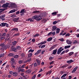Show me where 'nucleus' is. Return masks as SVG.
I'll return each mask as SVG.
<instances>
[{
    "label": "nucleus",
    "mask_w": 79,
    "mask_h": 79,
    "mask_svg": "<svg viewBox=\"0 0 79 79\" xmlns=\"http://www.w3.org/2000/svg\"><path fill=\"white\" fill-rule=\"evenodd\" d=\"M32 19H35L37 21H39L41 19H42V18L41 17L40 15H34L31 18Z\"/></svg>",
    "instance_id": "obj_1"
},
{
    "label": "nucleus",
    "mask_w": 79,
    "mask_h": 79,
    "mask_svg": "<svg viewBox=\"0 0 79 79\" xmlns=\"http://www.w3.org/2000/svg\"><path fill=\"white\" fill-rule=\"evenodd\" d=\"M0 46H1V47H2V50L3 51L4 50H5V47H6V45H5V43L1 44H0Z\"/></svg>",
    "instance_id": "obj_2"
},
{
    "label": "nucleus",
    "mask_w": 79,
    "mask_h": 79,
    "mask_svg": "<svg viewBox=\"0 0 79 79\" xmlns=\"http://www.w3.org/2000/svg\"><path fill=\"white\" fill-rule=\"evenodd\" d=\"M5 26L6 27H8V24L6 23H1V27H5Z\"/></svg>",
    "instance_id": "obj_3"
},
{
    "label": "nucleus",
    "mask_w": 79,
    "mask_h": 79,
    "mask_svg": "<svg viewBox=\"0 0 79 79\" xmlns=\"http://www.w3.org/2000/svg\"><path fill=\"white\" fill-rule=\"evenodd\" d=\"M17 39V40L14 41L12 43V45L15 46L17 44V43L18 42V40H19V39Z\"/></svg>",
    "instance_id": "obj_4"
},
{
    "label": "nucleus",
    "mask_w": 79,
    "mask_h": 79,
    "mask_svg": "<svg viewBox=\"0 0 79 79\" xmlns=\"http://www.w3.org/2000/svg\"><path fill=\"white\" fill-rule=\"evenodd\" d=\"M9 5V3L6 2V4H4L2 6L3 8H7Z\"/></svg>",
    "instance_id": "obj_5"
},
{
    "label": "nucleus",
    "mask_w": 79,
    "mask_h": 79,
    "mask_svg": "<svg viewBox=\"0 0 79 79\" xmlns=\"http://www.w3.org/2000/svg\"><path fill=\"white\" fill-rule=\"evenodd\" d=\"M62 47H61L57 50V55H60V54L62 52L61 51V49H62Z\"/></svg>",
    "instance_id": "obj_6"
},
{
    "label": "nucleus",
    "mask_w": 79,
    "mask_h": 79,
    "mask_svg": "<svg viewBox=\"0 0 79 79\" xmlns=\"http://www.w3.org/2000/svg\"><path fill=\"white\" fill-rule=\"evenodd\" d=\"M18 20H19V18H16L14 19L13 21H14V22H15V23H16L18 21Z\"/></svg>",
    "instance_id": "obj_7"
},
{
    "label": "nucleus",
    "mask_w": 79,
    "mask_h": 79,
    "mask_svg": "<svg viewBox=\"0 0 79 79\" xmlns=\"http://www.w3.org/2000/svg\"><path fill=\"white\" fill-rule=\"evenodd\" d=\"M10 60L11 61V64H13L15 63V59H14V58H11L10 59Z\"/></svg>",
    "instance_id": "obj_8"
},
{
    "label": "nucleus",
    "mask_w": 79,
    "mask_h": 79,
    "mask_svg": "<svg viewBox=\"0 0 79 79\" xmlns=\"http://www.w3.org/2000/svg\"><path fill=\"white\" fill-rule=\"evenodd\" d=\"M56 47V45H54L52 46V47L50 48L49 51H52V50L55 48Z\"/></svg>",
    "instance_id": "obj_9"
},
{
    "label": "nucleus",
    "mask_w": 79,
    "mask_h": 79,
    "mask_svg": "<svg viewBox=\"0 0 79 79\" xmlns=\"http://www.w3.org/2000/svg\"><path fill=\"white\" fill-rule=\"evenodd\" d=\"M11 31H15L16 32L18 31V27H14L11 29Z\"/></svg>",
    "instance_id": "obj_10"
},
{
    "label": "nucleus",
    "mask_w": 79,
    "mask_h": 79,
    "mask_svg": "<svg viewBox=\"0 0 79 79\" xmlns=\"http://www.w3.org/2000/svg\"><path fill=\"white\" fill-rule=\"evenodd\" d=\"M74 61L73 60H69L67 61V63L69 64H70V63H73Z\"/></svg>",
    "instance_id": "obj_11"
},
{
    "label": "nucleus",
    "mask_w": 79,
    "mask_h": 79,
    "mask_svg": "<svg viewBox=\"0 0 79 79\" xmlns=\"http://www.w3.org/2000/svg\"><path fill=\"white\" fill-rule=\"evenodd\" d=\"M41 52V49L39 50L36 52L35 54V55H39L40 53Z\"/></svg>",
    "instance_id": "obj_12"
},
{
    "label": "nucleus",
    "mask_w": 79,
    "mask_h": 79,
    "mask_svg": "<svg viewBox=\"0 0 79 79\" xmlns=\"http://www.w3.org/2000/svg\"><path fill=\"white\" fill-rule=\"evenodd\" d=\"M77 68H78V67H76L75 68H74V69L72 71V73H74L77 69Z\"/></svg>",
    "instance_id": "obj_13"
},
{
    "label": "nucleus",
    "mask_w": 79,
    "mask_h": 79,
    "mask_svg": "<svg viewBox=\"0 0 79 79\" xmlns=\"http://www.w3.org/2000/svg\"><path fill=\"white\" fill-rule=\"evenodd\" d=\"M31 70L30 69H28L26 71V74H29L31 72Z\"/></svg>",
    "instance_id": "obj_14"
},
{
    "label": "nucleus",
    "mask_w": 79,
    "mask_h": 79,
    "mask_svg": "<svg viewBox=\"0 0 79 79\" xmlns=\"http://www.w3.org/2000/svg\"><path fill=\"white\" fill-rule=\"evenodd\" d=\"M58 11H54V12H52V16H55L56 15L57 13H58Z\"/></svg>",
    "instance_id": "obj_15"
},
{
    "label": "nucleus",
    "mask_w": 79,
    "mask_h": 79,
    "mask_svg": "<svg viewBox=\"0 0 79 79\" xmlns=\"http://www.w3.org/2000/svg\"><path fill=\"white\" fill-rule=\"evenodd\" d=\"M66 42L67 44H68L69 45H70V44H72V42L71 41H70L68 40H66Z\"/></svg>",
    "instance_id": "obj_16"
},
{
    "label": "nucleus",
    "mask_w": 79,
    "mask_h": 79,
    "mask_svg": "<svg viewBox=\"0 0 79 79\" xmlns=\"http://www.w3.org/2000/svg\"><path fill=\"white\" fill-rule=\"evenodd\" d=\"M12 74L14 76H15V77H16V76H18V73L16 72H13L12 73Z\"/></svg>",
    "instance_id": "obj_17"
},
{
    "label": "nucleus",
    "mask_w": 79,
    "mask_h": 79,
    "mask_svg": "<svg viewBox=\"0 0 79 79\" xmlns=\"http://www.w3.org/2000/svg\"><path fill=\"white\" fill-rule=\"evenodd\" d=\"M53 52L52 54L53 55H55L56 53V52H57V49L53 50Z\"/></svg>",
    "instance_id": "obj_18"
},
{
    "label": "nucleus",
    "mask_w": 79,
    "mask_h": 79,
    "mask_svg": "<svg viewBox=\"0 0 79 79\" xmlns=\"http://www.w3.org/2000/svg\"><path fill=\"white\" fill-rule=\"evenodd\" d=\"M33 13H40V11L38 10H35L33 12Z\"/></svg>",
    "instance_id": "obj_19"
},
{
    "label": "nucleus",
    "mask_w": 79,
    "mask_h": 79,
    "mask_svg": "<svg viewBox=\"0 0 79 79\" xmlns=\"http://www.w3.org/2000/svg\"><path fill=\"white\" fill-rule=\"evenodd\" d=\"M12 51H13L15 52H17V48H13L12 49Z\"/></svg>",
    "instance_id": "obj_20"
},
{
    "label": "nucleus",
    "mask_w": 79,
    "mask_h": 79,
    "mask_svg": "<svg viewBox=\"0 0 79 79\" xmlns=\"http://www.w3.org/2000/svg\"><path fill=\"white\" fill-rule=\"evenodd\" d=\"M56 29V26H53L52 27V31H55V29Z\"/></svg>",
    "instance_id": "obj_21"
},
{
    "label": "nucleus",
    "mask_w": 79,
    "mask_h": 79,
    "mask_svg": "<svg viewBox=\"0 0 79 79\" xmlns=\"http://www.w3.org/2000/svg\"><path fill=\"white\" fill-rule=\"evenodd\" d=\"M9 56H15V54L13 53H10L8 54Z\"/></svg>",
    "instance_id": "obj_22"
},
{
    "label": "nucleus",
    "mask_w": 79,
    "mask_h": 79,
    "mask_svg": "<svg viewBox=\"0 0 79 79\" xmlns=\"http://www.w3.org/2000/svg\"><path fill=\"white\" fill-rule=\"evenodd\" d=\"M36 61L37 62V63L38 65H40V63H41L40 60H38V59H36Z\"/></svg>",
    "instance_id": "obj_23"
},
{
    "label": "nucleus",
    "mask_w": 79,
    "mask_h": 79,
    "mask_svg": "<svg viewBox=\"0 0 79 79\" xmlns=\"http://www.w3.org/2000/svg\"><path fill=\"white\" fill-rule=\"evenodd\" d=\"M70 47H71V45L66 46L64 47V49L65 50L67 49V48H70Z\"/></svg>",
    "instance_id": "obj_24"
},
{
    "label": "nucleus",
    "mask_w": 79,
    "mask_h": 79,
    "mask_svg": "<svg viewBox=\"0 0 79 79\" xmlns=\"http://www.w3.org/2000/svg\"><path fill=\"white\" fill-rule=\"evenodd\" d=\"M16 11L15 9H13L10 11L9 13H14V12H15Z\"/></svg>",
    "instance_id": "obj_25"
},
{
    "label": "nucleus",
    "mask_w": 79,
    "mask_h": 79,
    "mask_svg": "<svg viewBox=\"0 0 79 79\" xmlns=\"http://www.w3.org/2000/svg\"><path fill=\"white\" fill-rule=\"evenodd\" d=\"M56 30V34H58L60 31V28H57Z\"/></svg>",
    "instance_id": "obj_26"
},
{
    "label": "nucleus",
    "mask_w": 79,
    "mask_h": 79,
    "mask_svg": "<svg viewBox=\"0 0 79 79\" xmlns=\"http://www.w3.org/2000/svg\"><path fill=\"white\" fill-rule=\"evenodd\" d=\"M53 39V38L52 37H50L47 40V41H48V42H50V41H51Z\"/></svg>",
    "instance_id": "obj_27"
},
{
    "label": "nucleus",
    "mask_w": 79,
    "mask_h": 79,
    "mask_svg": "<svg viewBox=\"0 0 79 79\" xmlns=\"http://www.w3.org/2000/svg\"><path fill=\"white\" fill-rule=\"evenodd\" d=\"M68 65L65 64L64 65H63L61 66V68H66V67H67Z\"/></svg>",
    "instance_id": "obj_28"
},
{
    "label": "nucleus",
    "mask_w": 79,
    "mask_h": 79,
    "mask_svg": "<svg viewBox=\"0 0 79 79\" xmlns=\"http://www.w3.org/2000/svg\"><path fill=\"white\" fill-rule=\"evenodd\" d=\"M25 10V9H22L21 10L20 13H24L25 12V11H24Z\"/></svg>",
    "instance_id": "obj_29"
},
{
    "label": "nucleus",
    "mask_w": 79,
    "mask_h": 79,
    "mask_svg": "<svg viewBox=\"0 0 79 79\" xmlns=\"http://www.w3.org/2000/svg\"><path fill=\"white\" fill-rule=\"evenodd\" d=\"M17 50H20L21 49V47H20V46H18L17 47Z\"/></svg>",
    "instance_id": "obj_30"
},
{
    "label": "nucleus",
    "mask_w": 79,
    "mask_h": 79,
    "mask_svg": "<svg viewBox=\"0 0 79 79\" xmlns=\"http://www.w3.org/2000/svg\"><path fill=\"white\" fill-rule=\"evenodd\" d=\"M74 54V52H71L69 53V56H71L72 55H73Z\"/></svg>",
    "instance_id": "obj_31"
},
{
    "label": "nucleus",
    "mask_w": 79,
    "mask_h": 79,
    "mask_svg": "<svg viewBox=\"0 0 79 79\" xmlns=\"http://www.w3.org/2000/svg\"><path fill=\"white\" fill-rule=\"evenodd\" d=\"M65 53V51H63L60 53V55H63V54H64Z\"/></svg>",
    "instance_id": "obj_32"
},
{
    "label": "nucleus",
    "mask_w": 79,
    "mask_h": 79,
    "mask_svg": "<svg viewBox=\"0 0 79 79\" xmlns=\"http://www.w3.org/2000/svg\"><path fill=\"white\" fill-rule=\"evenodd\" d=\"M5 18V15H2L1 16H0V19H3Z\"/></svg>",
    "instance_id": "obj_33"
},
{
    "label": "nucleus",
    "mask_w": 79,
    "mask_h": 79,
    "mask_svg": "<svg viewBox=\"0 0 79 79\" xmlns=\"http://www.w3.org/2000/svg\"><path fill=\"white\" fill-rule=\"evenodd\" d=\"M34 50L30 49L28 51V53H30V52L33 53V52H34Z\"/></svg>",
    "instance_id": "obj_34"
},
{
    "label": "nucleus",
    "mask_w": 79,
    "mask_h": 79,
    "mask_svg": "<svg viewBox=\"0 0 79 79\" xmlns=\"http://www.w3.org/2000/svg\"><path fill=\"white\" fill-rule=\"evenodd\" d=\"M73 44H77V43H78V42H77V41L76 40H75L73 42Z\"/></svg>",
    "instance_id": "obj_35"
},
{
    "label": "nucleus",
    "mask_w": 79,
    "mask_h": 79,
    "mask_svg": "<svg viewBox=\"0 0 79 79\" xmlns=\"http://www.w3.org/2000/svg\"><path fill=\"white\" fill-rule=\"evenodd\" d=\"M59 40H60L61 42H64V39L63 38H61L59 39Z\"/></svg>",
    "instance_id": "obj_36"
},
{
    "label": "nucleus",
    "mask_w": 79,
    "mask_h": 79,
    "mask_svg": "<svg viewBox=\"0 0 79 79\" xmlns=\"http://www.w3.org/2000/svg\"><path fill=\"white\" fill-rule=\"evenodd\" d=\"M67 75V74H66V73L64 74L61 77V78H63V77H66V76Z\"/></svg>",
    "instance_id": "obj_37"
},
{
    "label": "nucleus",
    "mask_w": 79,
    "mask_h": 79,
    "mask_svg": "<svg viewBox=\"0 0 79 79\" xmlns=\"http://www.w3.org/2000/svg\"><path fill=\"white\" fill-rule=\"evenodd\" d=\"M32 56V53H30L28 54V57H31Z\"/></svg>",
    "instance_id": "obj_38"
},
{
    "label": "nucleus",
    "mask_w": 79,
    "mask_h": 79,
    "mask_svg": "<svg viewBox=\"0 0 79 79\" xmlns=\"http://www.w3.org/2000/svg\"><path fill=\"white\" fill-rule=\"evenodd\" d=\"M38 36H39V34H35V35H34L33 36L34 37H38Z\"/></svg>",
    "instance_id": "obj_39"
},
{
    "label": "nucleus",
    "mask_w": 79,
    "mask_h": 79,
    "mask_svg": "<svg viewBox=\"0 0 79 79\" xmlns=\"http://www.w3.org/2000/svg\"><path fill=\"white\" fill-rule=\"evenodd\" d=\"M52 35L53 36L55 35V34L56 33V32L55 31H54L53 32H52V31L51 32Z\"/></svg>",
    "instance_id": "obj_40"
},
{
    "label": "nucleus",
    "mask_w": 79,
    "mask_h": 79,
    "mask_svg": "<svg viewBox=\"0 0 79 79\" xmlns=\"http://www.w3.org/2000/svg\"><path fill=\"white\" fill-rule=\"evenodd\" d=\"M19 35V33H18L15 34H14V37H15V36H18Z\"/></svg>",
    "instance_id": "obj_41"
},
{
    "label": "nucleus",
    "mask_w": 79,
    "mask_h": 79,
    "mask_svg": "<svg viewBox=\"0 0 79 79\" xmlns=\"http://www.w3.org/2000/svg\"><path fill=\"white\" fill-rule=\"evenodd\" d=\"M14 56V58H19V56L18 55H16L15 56Z\"/></svg>",
    "instance_id": "obj_42"
},
{
    "label": "nucleus",
    "mask_w": 79,
    "mask_h": 79,
    "mask_svg": "<svg viewBox=\"0 0 79 79\" xmlns=\"http://www.w3.org/2000/svg\"><path fill=\"white\" fill-rule=\"evenodd\" d=\"M11 17L12 18H13L14 17H16V15H15L14 14L11 15Z\"/></svg>",
    "instance_id": "obj_43"
},
{
    "label": "nucleus",
    "mask_w": 79,
    "mask_h": 79,
    "mask_svg": "<svg viewBox=\"0 0 79 79\" xmlns=\"http://www.w3.org/2000/svg\"><path fill=\"white\" fill-rule=\"evenodd\" d=\"M36 77V75L35 74L31 78L32 79H35V77Z\"/></svg>",
    "instance_id": "obj_44"
},
{
    "label": "nucleus",
    "mask_w": 79,
    "mask_h": 79,
    "mask_svg": "<svg viewBox=\"0 0 79 79\" xmlns=\"http://www.w3.org/2000/svg\"><path fill=\"white\" fill-rule=\"evenodd\" d=\"M41 44L42 45H43V44H46V43H47V41H45L44 42H41Z\"/></svg>",
    "instance_id": "obj_45"
},
{
    "label": "nucleus",
    "mask_w": 79,
    "mask_h": 79,
    "mask_svg": "<svg viewBox=\"0 0 79 79\" xmlns=\"http://www.w3.org/2000/svg\"><path fill=\"white\" fill-rule=\"evenodd\" d=\"M53 58H54V57H52V56L50 57H49V59L50 61H52V59H53Z\"/></svg>",
    "instance_id": "obj_46"
},
{
    "label": "nucleus",
    "mask_w": 79,
    "mask_h": 79,
    "mask_svg": "<svg viewBox=\"0 0 79 79\" xmlns=\"http://www.w3.org/2000/svg\"><path fill=\"white\" fill-rule=\"evenodd\" d=\"M45 46H46V45H42L41 47V48H44V47H45Z\"/></svg>",
    "instance_id": "obj_47"
},
{
    "label": "nucleus",
    "mask_w": 79,
    "mask_h": 79,
    "mask_svg": "<svg viewBox=\"0 0 79 79\" xmlns=\"http://www.w3.org/2000/svg\"><path fill=\"white\" fill-rule=\"evenodd\" d=\"M21 68L20 67H19L18 68V72H21Z\"/></svg>",
    "instance_id": "obj_48"
},
{
    "label": "nucleus",
    "mask_w": 79,
    "mask_h": 79,
    "mask_svg": "<svg viewBox=\"0 0 79 79\" xmlns=\"http://www.w3.org/2000/svg\"><path fill=\"white\" fill-rule=\"evenodd\" d=\"M45 52V50H43L42 52H41V54L43 55V54H44V52Z\"/></svg>",
    "instance_id": "obj_49"
},
{
    "label": "nucleus",
    "mask_w": 79,
    "mask_h": 79,
    "mask_svg": "<svg viewBox=\"0 0 79 79\" xmlns=\"http://www.w3.org/2000/svg\"><path fill=\"white\" fill-rule=\"evenodd\" d=\"M52 35V32H49L47 35L48 36H49V35Z\"/></svg>",
    "instance_id": "obj_50"
},
{
    "label": "nucleus",
    "mask_w": 79,
    "mask_h": 79,
    "mask_svg": "<svg viewBox=\"0 0 79 79\" xmlns=\"http://www.w3.org/2000/svg\"><path fill=\"white\" fill-rule=\"evenodd\" d=\"M56 23H57V22L56 21H55L53 22V24H54V25L56 24Z\"/></svg>",
    "instance_id": "obj_51"
},
{
    "label": "nucleus",
    "mask_w": 79,
    "mask_h": 79,
    "mask_svg": "<svg viewBox=\"0 0 79 79\" xmlns=\"http://www.w3.org/2000/svg\"><path fill=\"white\" fill-rule=\"evenodd\" d=\"M34 67H36L37 66V64L36 63H35L34 64Z\"/></svg>",
    "instance_id": "obj_52"
},
{
    "label": "nucleus",
    "mask_w": 79,
    "mask_h": 79,
    "mask_svg": "<svg viewBox=\"0 0 79 79\" xmlns=\"http://www.w3.org/2000/svg\"><path fill=\"white\" fill-rule=\"evenodd\" d=\"M70 35V34H69V33H67V34L65 36V37H67V36H69Z\"/></svg>",
    "instance_id": "obj_53"
},
{
    "label": "nucleus",
    "mask_w": 79,
    "mask_h": 79,
    "mask_svg": "<svg viewBox=\"0 0 79 79\" xmlns=\"http://www.w3.org/2000/svg\"><path fill=\"white\" fill-rule=\"evenodd\" d=\"M31 41L33 42H35V40L34 39H33Z\"/></svg>",
    "instance_id": "obj_54"
},
{
    "label": "nucleus",
    "mask_w": 79,
    "mask_h": 79,
    "mask_svg": "<svg viewBox=\"0 0 79 79\" xmlns=\"http://www.w3.org/2000/svg\"><path fill=\"white\" fill-rule=\"evenodd\" d=\"M32 18H30V21L31 22H34V20H32Z\"/></svg>",
    "instance_id": "obj_55"
},
{
    "label": "nucleus",
    "mask_w": 79,
    "mask_h": 79,
    "mask_svg": "<svg viewBox=\"0 0 79 79\" xmlns=\"http://www.w3.org/2000/svg\"><path fill=\"white\" fill-rule=\"evenodd\" d=\"M13 71H10L9 72V74H12V73H13Z\"/></svg>",
    "instance_id": "obj_56"
},
{
    "label": "nucleus",
    "mask_w": 79,
    "mask_h": 79,
    "mask_svg": "<svg viewBox=\"0 0 79 79\" xmlns=\"http://www.w3.org/2000/svg\"><path fill=\"white\" fill-rule=\"evenodd\" d=\"M26 67V65L25 64H23L21 66V68H24L25 67Z\"/></svg>",
    "instance_id": "obj_57"
},
{
    "label": "nucleus",
    "mask_w": 79,
    "mask_h": 79,
    "mask_svg": "<svg viewBox=\"0 0 79 79\" xmlns=\"http://www.w3.org/2000/svg\"><path fill=\"white\" fill-rule=\"evenodd\" d=\"M53 63H54V61H53L50 62V65H51V64H53Z\"/></svg>",
    "instance_id": "obj_58"
},
{
    "label": "nucleus",
    "mask_w": 79,
    "mask_h": 79,
    "mask_svg": "<svg viewBox=\"0 0 79 79\" xmlns=\"http://www.w3.org/2000/svg\"><path fill=\"white\" fill-rule=\"evenodd\" d=\"M24 71H25L24 69H21V72H24Z\"/></svg>",
    "instance_id": "obj_59"
},
{
    "label": "nucleus",
    "mask_w": 79,
    "mask_h": 79,
    "mask_svg": "<svg viewBox=\"0 0 79 79\" xmlns=\"http://www.w3.org/2000/svg\"><path fill=\"white\" fill-rule=\"evenodd\" d=\"M16 15H19V11H17L16 13Z\"/></svg>",
    "instance_id": "obj_60"
},
{
    "label": "nucleus",
    "mask_w": 79,
    "mask_h": 79,
    "mask_svg": "<svg viewBox=\"0 0 79 79\" xmlns=\"http://www.w3.org/2000/svg\"><path fill=\"white\" fill-rule=\"evenodd\" d=\"M69 50H68V49H67V50H66L65 51V53H67V52H69Z\"/></svg>",
    "instance_id": "obj_61"
},
{
    "label": "nucleus",
    "mask_w": 79,
    "mask_h": 79,
    "mask_svg": "<svg viewBox=\"0 0 79 79\" xmlns=\"http://www.w3.org/2000/svg\"><path fill=\"white\" fill-rule=\"evenodd\" d=\"M1 55V56L2 57L4 56V55H5V54H4L3 53H2Z\"/></svg>",
    "instance_id": "obj_62"
},
{
    "label": "nucleus",
    "mask_w": 79,
    "mask_h": 79,
    "mask_svg": "<svg viewBox=\"0 0 79 79\" xmlns=\"http://www.w3.org/2000/svg\"><path fill=\"white\" fill-rule=\"evenodd\" d=\"M19 64H21L22 63V60H21L19 61Z\"/></svg>",
    "instance_id": "obj_63"
},
{
    "label": "nucleus",
    "mask_w": 79,
    "mask_h": 79,
    "mask_svg": "<svg viewBox=\"0 0 79 79\" xmlns=\"http://www.w3.org/2000/svg\"><path fill=\"white\" fill-rule=\"evenodd\" d=\"M71 78H72V77L71 76H69V79H71Z\"/></svg>",
    "instance_id": "obj_64"
}]
</instances>
